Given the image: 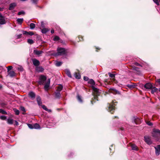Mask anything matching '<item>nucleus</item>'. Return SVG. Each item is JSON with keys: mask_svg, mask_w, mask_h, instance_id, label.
I'll return each instance as SVG.
<instances>
[{"mask_svg": "<svg viewBox=\"0 0 160 160\" xmlns=\"http://www.w3.org/2000/svg\"><path fill=\"white\" fill-rule=\"evenodd\" d=\"M49 31V30L47 28H44L42 29L41 30L42 33L44 34L46 33Z\"/></svg>", "mask_w": 160, "mask_h": 160, "instance_id": "27", "label": "nucleus"}, {"mask_svg": "<svg viewBox=\"0 0 160 160\" xmlns=\"http://www.w3.org/2000/svg\"><path fill=\"white\" fill-rule=\"evenodd\" d=\"M22 33L23 34L26 35H30L31 36L34 35L33 32L32 31L27 32L26 31H23Z\"/></svg>", "mask_w": 160, "mask_h": 160, "instance_id": "10", "label": "nucleus"}, {"mask_svg": "<svg viewBox=\"0 0 160 160\" xmlns=\"http://www.w3.org/2000/svg\"><path fill=\"white\" fill-rule=\"evenodd\" d=\"M155 148L156 155L158 156L160 154V145H158L156 147H155Z\"/></svg>", "mask_w": 160, "mask_h": 160, "instance_id": "8", "label": "nucleus"}, {"mask_svg": "<svg viewBox=\"0 0 160 160\" xmlns=\"http://www.w3.org/2000/svg\"><path fill=\"white\" fill-rule=\"evenodd\" d=\"M19 69V68H18ZM21 71H22L23 70V69L22 68H20V69Z\"/></svg>", "mask_w": 160, "mask_h": 160, "instance_id": "59", "label": "nucleus"}, {"mask_svg": "<svg viewBox=\"0 0 160 160\" xmlns=\"http://www.w3.org/2000/svg\"><path fill=\"white\" fill-rule=\"evenodd\" d=\"M50 84V79H48L47 82V83L45 84L44 88L46 90L48 89L49 87Z\"/></svg>", "mask_w": 160, "mask_h": 160, "instance_id": "18", "label": "nucleus"}, {"mask_svg": "<svg viewBox=\"0 0 160 160\" xmlns=\"http://www.w3.org/2000/svg\"><path fill=\"white\" fill-rule=\"evenodd\" d=\"M139 120V119L137 117H133L132 119V122L136 124H137V122Z\"/></svg>", "mask_w": 160, "mask_h": 160, "instance_id": "17", "label": "nucleus"}, {"mask_svg": "<svg viewBox=\"0 0 160 160\" xmlns=\"http://www.w3.org/2000/svg\"><path fill=\"white\" fill-rule=\"evenodd\" d=\"M153 1L158 6L159 5V2L158 0H153Z\"/></svg>", "mask_w": 160, "mask_h": 160, "instance_id": "46", "label": "nucleus"}, {"mask_svg": "<svg viewBox=\"0 0 160 160\" xmlns=\"http://www.w3.org/2000/svg\"><path fill=\"white\" fill-rule=\"evenodd\" d=\"M108 110L112 114L113 113L115 110V106L113 105L109 104L108 106Z\"/></svg>", "mask_w": 160, "mask_h": 160, "instance_id": "5", "label": "nucleus"}, {"mask_svg": "<svg viewBox=\"0 0 160 160\" xmlns=\"http://www.w3.org/2000/svg\"><path fill=\"white\" fill-rule=\"evenodd\" d=\"M127 87L130 89L133 88L135 87V85L132 84H127L126 85Z\"/></svg>", "mask_w": 160, "mask_h": 160, "instance_id": "24", "label": "nucleus"}, {"mask_svg": "<svg viewBox=\"0 0 160 160\" xmlns=\"http://www.w3.org/2000/svg\"><path fill=\"white\" fill-rule=\"evenodd\" d=\"M28 126L30 129H32L33 128V125H32V124L28 123Z\"/></svg>", "mask_w": 160, "mask_h": 160, "instance_id": "42", "label": "nucleus"}, {"mask_svg": "<svg viewBox=\"0 0 160 160\" xmlns=\"http://www.w3.org/2000/svg\"><path fill=\"white\" fill-rule=\"evenodd\" d=\"M159 91L160 92V88H159V89H158Z\"/></svg>", "mask_w": 160, "mask_h": 160, "instance_id": "62", "label": "nucleus"}, {"mask_svg": "<svg viewBox=\"0 0 160 160\" xmlns=\"http://www.w3.org/2000/svg\"><path fill=\"white\" fill-rule=\"evenodd\" d=\"M8 75L11 77H13L15 76V74L13 71H10L8 72Z\"/></svg>", "mask_w": 160, "mask_h": 160, "instance_id": "25", "label": "nucleus"}, {"mask_svg": "<svg viewBox=\"0 0 160 160\" xmlns=\"http://www.w3.org/2000/svg\"><path fill=\"white\" fill-rule=\"evenodd\" d=\"M20 110L24 112H26L25 109L24 107L22 106L20 108Z\"/></svg>", "mask_w": 160, "mask_h": 160, "instance_id": "45", "label": "nucleus"}, {"mask_svg": "<svg viewBox=\"0 0 160 160\" xmlns=\"http://www.w3.org/2000/svg\"><path fill=\"white\" fill-rule=\"evenodd\" d=\"M47 79V78L46 76L42 75H41L39 77V81L38 83L39 85L43 84L45 81Z\"/></svg>", "mask_w": 160, "mask_h": 160, "instance_id": "4", "label": "nucleus"}, {"mask_svg": "<svg viewBox=\"0 0 160 160\" xmlns=\"http://www.w3.org/2000/svg\"><path fill=\"white\" fill-rule=\"evenodd\" d=\"M36 99L38 105L39 106H41L42 104V102L40 97V96L37 97Z\"/></svg>", "mask_w": 160, "mask_h": 160, "instance_id": "14", "label": "nucleus"}, {"mask_svg": "<svg viewBox=\"0 0 160 160\" xmlns=\"http://www.w3.org/2000/svg\"><path fill=\"white\" fill-rule=\"evenodd\" d=\"M7 68L8 71H9L11 70L12 68V66H10L8 67Z\"/></svg>", "mask_w": 160, "mask_h": 160, "instance_id": "49", "label": "nucleus"}, {"mask_svg": "<svg viewBox=\"0 0 160 160\" xmlns=\"http://www.w3.org/2000/svg\"><path fill=\"white\" fill-rule=\"evenodd\" d=\"M6 23V21L4 19L0 18V24L2 25Z\"/></svg>", "mask_w": 160, "mask_h": 160, "instance_id": "30", "label": "nucleus"}, {"mask_svg": "<svg viewBox=\"0 0 160 160\" xmlns=\"http://www.w3.org/2000/svg\"><path fill=\"white\" fill-rule=\"evenodd\" d=\"M152 84L150 83H147L144 86V87L146 89H150L152 87Z\"/></svg>", "mask_w": 160, "mask_h": 160, "instance_id": "9", "label": "nucleus"}, {"mask_svg": "<svg viewBox=\"0 0 160 160\" xmlns=\"http://www.w3.org/2000/svg\"><path fill=\"white\" fill-rule=\"evenodd\" d=\"M66 73L67 75L69 77V78L72 77V75L71 74V72L68 69H66Z\"/></svg>", "mask_w": 160, "mask_h": 160, "instance_id": "22", "label": "nucleus"}, {"mask_svg": "<svg viewBox=\"0 0 160 160\" xmlns=\"http://www.w3.org/2000/svg\"><path fill=\"white\" fill-rule=\"evenodd\" d=\"M75 78L78 79H79L81 78L80 75L79 74L76 73L74 74Z\"/></svg>", "mask_w": 160, "mask_h": 160, "instance_id": "31", "label": "nucleus"}, {"mask_svg": "<svg viewBox=\"0 0 160 160\" xmlns=\"http://www.w3.org/2000/svg\"><path fill=\"white\" fill-rule=\"evenodd\" d=\"M146 123L149 126H152L153 125L152 123L149 121L147 122Z\"/></svg>", "mask_w": 160, "mask_h": 160, "instance_id": "47", "label": "nucleus"}, {"mask_svg": "<svg viewBox=\"0 0 160 160\" xmlns=\"http://www.w3.org/2000/svg\"><path fill=\"white\" fill-rule=\"evenodd\" d=\"M22 36V34H20L19 35H17L16 36V39H19Z\"/></svg>", "mask_w": 160, "mask_h": 160, "instance_id": "43", "label": "nucleus"}, {"mask_svg": "<svg viewBox=\"0 0 160 160\" xmlns=\"http://www.w3.org/2000/svg\"><path fill=\"white\" fill-rule=\"evenodd\" d=\"M46 111H48V112H52V110L51 109H49L48 108H47V109H46Z\"/></svg>", "mask_w": 160, "mask_h": 160, "instance_id": "54", "label": "nucleus"}, {"mask_svg": "<svg viewBox=\"0 0 160 160\" xmlns=\"http://www.w3.org/2000/svg\"><path fill=\"white\" fill-rule=\"evenodd\" d=\"M33 52L35 54L39 56L42 54L43 53V52L41 51H38L37 50H34Z\"/></svg>", "mask_w": 160, "mask_h": 160, "instance_id": "16", "label": "nucleus"}, {"mask_svg": "<svg viewBox=\"0 0 160 160\" xmlns=\"http://www.w3.org/2000/svg\"><path fill=\"white\" fill-rule=\"evenodd\" d=\"M94 99H96V98H97V97H94Z\"/></svg>", "mask_w": 160, "mask_h": 160, "instance_id": "61", "label": "nucleus"}, {"mask_svg": "<svg viewBox=\"0 0 160 160\" xmlns=\"http://www.w3.org/2000/svg\"><path fill=\"white\" fill-rule=\"evenodd\" d=\"M88 83L92 85V88L94 92H96L97 94H98L100 93L99 89L94 87V86L95 85V82L92 79H90L88 81Z\"/></svg>", "mask_w": 160, "mask_h": 160, "instance_id": "3", "label": "nucleus"}, {"mask_svg": "<svg viewBox=\"0 0 160 160\" xmlns=\"http://www.w3.org/2000/svg\"><path fill=\"white\" fill-rule=\"evenodd\" d=\"M2 17H3V16H2V14L1 13H0V17L2 18Z\"/></svg>", "mask_w": 160, "mask_h": 160, "instance_id": "60", "label": "nucleus"}, {"mask_svg": "<svg viewBox=\"0 0 160 160\" xmlns=\"http://www.w3.org/2000/svg\"><path fill=\"white\" fill-rule=\"evenodd\" d=\"M40 127L39 125L37 123H36L33 125V128L38 129L40 128Z\"/></svg>", "mask_w": 160, "mask_h": 160, "instance_id": "32", "label": "nucleus"}, {"mask_svg": "<svg viewBox=\"0 0 160 160\" xmlns=\"http://www.w3.org/2000/svg\"><path fill=\"white\" fill-rule=\"evenodd\" d=\"M62 85L58 86L57 88V92H60L62 90Z\"/></svg>", "mask_w": 160, "mask_h": 160, "instance_id": "34", "label": "nucleus"}, {"mask_svg": "<svg viewBox=\"0 0 160 160\" xmlns=\"http://www.w3.org/2000/svg\"><path fill=\"white\" fill-rule=\"evenodd\" d=\"M0 113L4 114H7V112L2 109H0Z\"/></svg>", "mask_w": 160, "mask_h": 160, "instance_id": "37", "label": "nucleus"}, {"mask_svg": "<svg viewBox=\"0 0 160 160\" xmlns=\"http://www.w3.org/2000/svg\"><path fill=\"white\" fill-rule=\"evenodd\" d=\"M0 118L2 120H5L6 119L7 117L5 116H0Z\"/></svg>", "mask_w": 160, "mask_h": 160, "instance_id": "44", "label": "nucleus"}, {"mask_svg": "<svg viewBox=\"0 0 160 160\" xmlns=\"http://www.w3.org/2000/svg\"><path fill=\"white\" fill-rule=\"evenodd\" d=\"M131 148L133 150L138 151V148L137 146L134 144H132L131 145Z\"/></svg>", "mask_w": 160, "mask_h": 160, "instance_id": "20", "label": "nucleus"}, {"mask_svg": "<svg viewBox=\"0 0 160 160\" xmlns=\"http://www.w3.org/2000/svg\"><path fill=\"white\" fill-rule=\"evenodd\" d=\"M151 90V93L152 94H154L155 92H156L158 91V89L155 87L152 86V88L150 89Z\"/></svg>", "mask_w": 160, "mask_h": 160, "instance_id": "19", "label": "nucleus"}, {"mask_svg": "<svg viewBox=\"0 0 160 160\" xmlns=\"http://www.w3.org/2000/svg\"><path fill=\"white\" fill-rule=\"evenodd\" d=\"M4 9V8H0V11H3V9Z\"/></svg>", "mask_w": 160, "mask_h": 160, "instance_id": "55", "label": "nucleus"}, {"mask_svg": "<svg viewBox=\"0 0 160 160\" xmlns=\"http://www.w3.org/2000/svg\"><path fill=\"white\" fill-rule=\"evenodd\" d=\"M35 27V24L32 23H31L30 24V29H33Z\"/></svg>", "mask_w": 160, "mask_h": 160, "instance_id": "28", "label": "nucleus"}, {"mask_svg": "<svg viewBox=\"0 0 160 160\" xmlns=\"http://www.w3.org/2000/svg\"><path fill=\"white\" fill-rule=\"evenodd\" d=\"M36 70L38 72H42L44 71V69L42 66H38L36 67Z\"/></svg>", "mask_w": 160, "mask_h": 160, "instance_id": "12", "label": "nucleus"}, {"mask_svg": "<svg viewBox=\"0 0 160 160\" xmlns=\"http://www.w3.org/2000/svg\"><path fill=\"white\" fill-rule=\"evenodd\" d=\"M84 80L85 81H87L89 79L86 76H84L83 78Z\"/></svg>", "mask_w": 160, "mask_h": 160, "instance_id": "50", "label": "nucleus"}, {"mask_svg": "<svg viewBox=\"0 0 160 160\" xmlns=\"http://www.w3.org/2000/svg\"><path fill=\"white\" fill-rule=\"evenodd\" d=\"M157 82L159 83V84L160 85V79H158L157 80Z\"/></svg>", "mask_w": 160, "mask_h": 160, "instance_id": "56", "label": "nucleus"}, {"mask_svg": "<svg viewBox=\"0 0 160 160\" xmlns=\"http://www.w3.org/2000/svg\"><path fill=\"white\" fill-rule=\"evenodd\" d=\"M28 95L32 99H34L35 98L36 94L33 92H30Z\"/></svg>", "mask_w": 160, "mask_h": 160, "instance_id": "11", "label": "nucleus"}, {"mask_svg": "<svg viewBox=\"0 0 160 160\" xmlns=\"http://www.w3.org/2000/svg\"><path fill=\"white\" fill-rule=\"evenodd\" d=\"M114 117H115V118H117V117H116V116H115Z\"/></svg>", "mask_w": 160, "mask_h": 160, "instance_id": "63", "label": "nucleus"}, {"mask_svg": "<svg viewBox=\"0 0 160 160\" xmlns=\"http://www.w3.org/2000/svg\"><path fill=\"white\" fill-rule=\"evenodd\" d=\"M15 124L16 125H18V121H15Z\"/></svg>", "mask_w": 160, "mask_h": 160, "instance_id": "58", "label": "nucleus"}, {"mask_svg": "<svg viewBox=\"0 0 160 160\" xmlns=\"http://www.w3.org/2000/svg\"><path fill=\"white\" fill-rule=\"evenodd\" d=\"M134 64L137 66H141L140 64L137 62H135Z\"/></svg>", "mask_w": 160, "mask_h": 160, "instance_id": "53", "label": "nucleus"}, {"mask_svg": "<svg viewBox=\"0 0 160 160\" xmlns=\"http://www.w3.org/2000/svg\"><path fill=\"white\" fill-rule=\"evenodd\" d=\"M108 74L110 77L111 78H114L115 77V74H112L110 73H108Z\"/></svg>", "mask_w": 160, "mask_h": 160, "instance_id": "40", "label": "nucleus"}, {"mask_svg": "<svg viewBox=\"0 0 160 160\" xmlns=\"http://www.w3.org/2000/svg\"><path fill=\"white\" fill-rule=\"evenodd\" d=\"M110 90L111 91V92L113 94H120V92L119 91L116 89H115L113 88H111L110 89Z\"/></svg>", "mask_w": 160, "mask_h": 160, "instance_id": "13", "label": "nucleus"}, {"mask_svg": "<svg viewBox=\"0 0 160 160\" xmlns=\"http://www.w3.org/2000/svg\"><path fill=\"white\" fill-rule=\"evenodd\" d=\"M38 1V0H32V2L34 4H36Z\"/></svg>", "mask_w": 160, "mask_h": 160, "instance_id": "51", "label": "nucleus"}, {"mask_svg": "<svg viewBox=\"0 0 160 160\" xmlns=\"http://www.w3.org/2000/svg\"><path fill=\"white\" fill-rule=\"evenodd\" d=\"M145 141V142L148 145H150L152 144V142L150 138L148 136H144Z\"/></svg>", "mask_w": 160, "mask_h": 160, "instance_id": "7", "label": "nucleus"}, {"mask_svg": "<svg viewBox=\"0 0 160 160\" xmlns=\"http://www.w3.org/2000/svg\"><path fill=\"white\" fill-rule=\"evenodd\" d=\"M60 39L59 37L57 36H55L54 38H53V40L54 41H58Z\"/></svg>", "mask_w": 160, "mask_h": 160, "instance_id": "39", "label": "nucleus"}, {"mask_svg": "<svg viewBox=\"0 0 160 160\" xmlns=\"http://www.w3.org/2000/svg\"><path fill=\"white\" fill-rule=\"evenodd\" d=\"M24 14H25V12L23 11H20V12H18V15H20L22 14L24 15Z\"/></svg>", "mask_w": 160, "mask_h": 160, "instance_id": "41", "label": "nucleus"}, {"mask_svg": "<svg viewBox=\"0 0 160 160\" xmlns=\"http://www.w3.org/2000/svg\"><path fill=\"white\" fill-rule=\"evenodd\" d=\"M13 110L16 115H18L19 114V111L16 108H14Z\"/></svg>", "mask_w": 160, "mask_h": 160, "instance_id": "35", "label": "nucleus"}, {"mask_svg": "<svg viewBox=\"0 0 160 160\" xmlns=\"http://www.w3.org/2000/svg\"><path fill=\"white\" fill-rule=\"evenodd\" d=\"M27 42L29 44H32L34 43L33 40L30 39H28Z\"/></svg>", "mask_w": 160, "mask_h": 160, "instance_id": "36", "label": "nucleus"}, {"mask_svg": "<svg viewBox=\"0 0 160 160\" xmlns=\"http://www.w3.org/2000/svg\"><path fill=\"white\" fill-rule=\"evenodd\" d=\"M1 86H0V88H1Z\"/></svg>", "mask_w": 160, "mask_h": 160, "instance_id": "64", "label": "nucleus"}, {"mask_svg": "<svg viewBox=\"0 0 160 160\" xmlns=\"http://www.w3.org/2000/svg\"><path fill=\"white\" fill-rule=\"evenodd\" d=\"M55 98L59 99L61 97L60 92H55Z\"/></svg>", "mask_w": 160, "mask_h": 160, "instance_id": "21", "label": "nucleus"}, {"mask_svg": "<svg viewBox=\"0 0 160 160\" xmlns=\"http://www.w3.org/2000/svg\"><path fill=\"white\" fill-rule=\"evenodd\" d=\"M23 21V18H18L17 20V21L18 23L20 25H21Z\"/></svg>", "mask_w": 160, "mask_h": 160, "instance_id": "23", "label": "nucleus"}, {"mask_svg": "<svg viewBox=\"0 0 160 160\" xmlns=\"http://www.w3.org/2000/svg\"><path fill=\"white\" fill-rule=\"evenodd\" d=\"M54 30H53V29H52L51 31V32L53 34L54 33Z\"/></svg>", "mask_w": 160, "mask_h": 160, "instance_id": "57", "label": "nucleus"}, {"mask_svg": "<svg viewBox=\"0 0 160 160\" xmlns=\"http://www.w3.org/2000/svg\"><path fill=\"white\" fill-rule=\"evenodd\" d=\"M132 68L133 70H135V71H136L137 72H139V68H138V67H136L134 66H133L132 67Z\"/></svg>", "mask_w": 160, "mask_h": 160, "instance_id": "38", "label": "nucleus"}, {"mask_svg": "<svg viewBox=\"0 0 160 160\" xmlns=\"http://www.w3.org/2000/svg\"><path fill=\"white\" fill-rule=\"evenodd\" d=\"M41 26L42 28H43L44 27V22L43 21L41 22Z\"/></svg>", "mask_w": 160, "mask_h": 160, "instance_id": "52", "label": "nucleus"}, {"mask_svg": "<svg viewBox=\"0 0 160 160\" xmlns=\"http://www.w3.org/2000/svg\"><path fill=\"white\" fill-rule=\"evenodd\" d=\"M32 61L33 65L36 67L38 66L40 64V62L36 58L33 59L32 60Z\"/></svg>", "mask_w": 160, "mask_h": 160, "instance_id": "6", "label": "nucleus"}, {"mask_svg": "<svg viewBox=\"0 0 160 160\" xmlns=\"http://www.w3.org/2000/svg\"><path fill=\"white\" fill-rule=\"evenodd\" d=\"M57 52L55 54V56L67 55V51L65 48L58 47L57 48Z\"/></svg>", "mask_w": 160, "mask_h": 160, "instance_id": "1", "label": "nucleus"}, {"mask_svg": "<svg viewBox=\"0 0 160 160\" xmlns=\"http://www.w3.org/2000/svg\"><path fill=\"white\" fill-rule=\"evenodd\" d=\"M77 99L80 102H82V99L81 97L78 94L77 96Z\"/></svg>", "mask_w": 160, "mask_h": 160, "instance_id": "33", "label": "nucleus"}, {"mask_svg": "<svg viewBox=\"0 0 160 160\" xmlns=\"http://www.w3.org/2000/svg\"><path fill=\"white\" fill-rule=\"evenodd\" d=\"M62 63V62L59 61H56L55 63V65L57 67L61 66Z\"/></svg>", "mask_w": 160, "mask_h": 160, "instance_id": "29", "label": "nucleus"}, {"mask_svg": "<svg viewBox=\"0 0 160 160\" xmlns=\"http://www.w3.org/2000/svg\"><path fill=\"white\" fill-rule=\"evenodd\" d=\"M41 106H42V108L43 109H44L45 111H46V110H47L46 109H47V108L46 107L45 105H42Z\"/></svg>", "mask_w": 160, "mask_h": 160, "instance_id": "48", "label": "nucleus"}, {"mask_svg": "<svg viewBox=\"0 0 160 160\" xmlns=\"http://www.w3.org/2000/svg\"><path fill=\"white\" fill-rule=\"evenodd\" d=\"M16 6V4L15 3H11L9 5V9L10 10H12Z\"/></svg>", "mask_w": 160, "mask_h": 160, "instance_id": "15", "label": "nucleus"}, {"mask_svg": "<svg viewBox=\"0 0 160 160\" xmlns=\"http://www.w3.org/2000/svg\"><path fill=\"white\" fill-rule=\"evenodd\" d=\"M152 137L156 140L158 141L160 138V130L158 129H154L152 132Z\"/></svg>", "mask_w": 160, "mask_h": 160, "instance_id": "2", "label": "nucleus"}, {"mask_svg": "<svg viewBox=\"0 0 160 160\" xmlns=\"http://www.w3.org/2000/svg\"><path fill=\"white\" fill-rule=\"evenodd\" d=\"M13 120L12 119L8 118L7 119V122L8 124H12L13 123Z\"/></svg>", "mask_w": 160, "mask_h": 160, "instance_id": "26", "label": "nucleus"}]
</instances>
